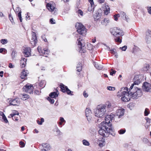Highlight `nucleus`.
Wrapping results in <instances>:
<instances>
[{
  "label": "nucleus",
  "mask_w": 151,
  "mask_h": 151,
  "mask_svg": "<svg viewBox=\"0 0 151 151\" xmlns=\"http://www.w3.org/2000/svg\"><path fill=\"white\" fill-rule=\"evenodd\" d=\"M114 119V114L107 115L105 118V121L102 122L99 125V134L103 137H108L112 131L111 122Z\"/></svg>",
  "instance_id": "nucleus-1"
},
{
  "label": "nucleus",
  "mask_w": 151,
  "mask_h": 151,
  "mask_svg": "<svg viewBox=\"0 0 151 151\" xmlns=\"http://www.w3.org/2000/svg\"><path fill=\"white\" fill-rule=\"evenodd\" d=\"M133 89L134 90V91H133L132 90V89L130 90L129 89L130 98L133 99H137L142 96V93L140 89L135 87H134Z\"/></svg>",
  "instance_id": "nucleus-2"
},
{
  "label": "nucleus",
  "mask_w": 151,
  "mask_h": 151,
  "mask_svg": "<svg viewBox=\"0 0 151 151\" xmlns=\"http://www.w3.org/2000/svg\"><path fill=\"white\" fill-rule=\"evenodd\" d=\"M94 111L96 116L101 117L106 113V110L104 106L100 105L97 106V108L94 110Z\"/></svg>",
  "instance_id": "nucleus-3"
},
{
  "label": "nucleus",
  "mask_w": 151,
  "mask_h": 151,
  "mask_svg": "<svg viewBox=\"0 0 151 151\" xmlns=\"http://www.w3.org/2000/svg\"><path fill=\"white\" fill-rule=\"evenodd\" d=\"M75 27L77 29V31L79 34L83 36L86 35V31L85 27L80 23H76L75 25Z\"/></svg>",
  "instance_id": "nucleus-4"
},
{
  "label": "nucleus",
  "mask_w": 151,
  "mask_h": 151,
  "mask_svg": "<svg viewBox=\"0 0 151 151\" xmlns=\"http://www.w3.org/2000/svg\"><path fill=\"white\" fill-rule=\"evenodd\" d=\"M111 33L115 37H121L123 36L124 32L122 30L117 27H114L110 29Z\"/></svg>",
  "instance_id": "nucleus-5"
},
{
  "label": "nucleus",
  "mask_w": 151,
  "mask_h": 151,
  "mask_svg": "<svg viewBox=\"0 0 151 151\" xmlns=\"http://www.w3.org/2000/svg\"><path fill=\"white\" fill-rule=\"evenodd\" d=\"M61 91L63 93H67L70 96H73V92L71 91L68 89L67 86H65L62 83H61L60 85Z\"/></svg>",
  "instance_id": "nucleus-6"
},
{
  "label": "nucleus",
  "mask_w": 151,
  "mask_h": 151,
  "mask_svg": "<svg viewBox=\"0 0 151 151\" xmlns=\"http://www.w3.org/2000/svg\"><path fill=\"white\" fill-rule=\"evenodd\" d=\"M35 86L33 87L32 86L29 84H27L23 88L24 91L29 93H32L33 92V89H36Z\"/></svg>",
  "instance_id": "nucleus-7"
},
{
  "label": "nucleus",
  "mask_w": 151,
  "mask_h": 151,
  "mask_svg": "<svg viewBox=\"0 0 151 151\" xmlns=\"http://www.w3.org/2000/svg\"><path fill=\"white\" fill-rule=\"evenodd\" d=\"M76 37H77V40L78 41V45L80 49L79 52L81 53H84V51L81 50L82 49V47H83L85 46L84 40L81 38V36L79 35V34L77 35Z\"/></svg>",
  "instance_id": "nucleus-8"
},
{
  "label": "nucleus",
  "mask_w": 151,
  "mask_h": 151,
  "mask_svg": "<svg viewBox=\"0 0 151 151\" xmlns=\"http://www.w3.org/2000/svg\"><path fill=\"white\" fill-rule=\"evenodd\" d=\"M124 109H123L116 110L115 114L114 115V119L118 117L119 118L122 117L124 115Z\"/></svg>",
  "instance_id": "nucleus-9"
},
{
  "label": "nucleus",
  "mask_w": 151,
  "mask_h": 151,
  "mask_svg": "<svg viewBox=\"0 0 151 151\" xmlns=\"http://www.w3.org/2000/svg\"><path fill=\"white\" fill-rule=\"evenodd\" d=\"M139 76L138 75H136L135 76L133 79L134 83L132 84L130 88V90L134 88V85H138L141 82V81L139 78Z\"/></svg>",
  "instance_id": "nucleus-10"
},
{
  "label": "nucleus",
  "mask_w": 151,
  "mask_h": 151,
  "mask_svg": "<svg viewBox=\"0 0 151 151\" xmlns=\"http://www.w3.org/2000/svg\"><path fill=\"white\" fill-rule=\"evenodd\" d=\"M46 7L48 9L50 12H52L55 11H56V9L55 8V3L53 2H50L48 3L46 5Z\"/></svg>",
  "instance_id": "nucleus-11"
},
{
  "label": "nucleus",
  "mask_w": 151,
  "mask_h": 151,
  "mask_svg": "<svg viewBox=\"0 0 151 151\" xmlns=\"http://www.w3.org/2000/svg\"><path fill=\"white\" fill-rule=\"evenodd\" d=\"M9 103L10 105L16 106L20 104V100L18 98H16L14 99H9Z\"/></svg>",
  "instance_id": "nucleus-12"
},
{
  "label": "nucleus",
  "mask_w": 151,
  "mask_h": 151,
  "mask_svg": "<svg viewBox=\"0 0 151 151\" xmlns=\"http://www.w3.org/2000/svg\"><path fill=\"white\" fill-rule=\"evenodd\" d=\"M104 106L107 111H111L113 110L114 106L109 102H106L105 104L102 105Z\"/></svg>",
  "instance_id": "nucleus-13"
},
{
  "label": "nucleus",
  "mask_w": 151,
  "mask_h": 151,
  "mask_svg": "<svg viewBox=\"0 0 151 151\" xmlns=\"http://www.w3.org/2000/svg\"><path fill=\"white\" fill-rule=\"evenodd\" d=\"M128 88L125 87L124 88H122L119 91V93H121V96H123L124 95H130V91H128Z\"/></svg>",
  "instance_id": "nucleus-14"
},
{
  "label": "nucleus",
  "mask_w": 151,
  "mask_h": 151,
  "mask_svg": "<svg viewBox=\"0 0 151 151\" xmlns=\"http://www.w3.org/2000/svg\"><path fill=\"white\" fill-rule=\"evenodd\" d=\"M142 87L144 90L147 92H151V85L148 83L144 82Z\"/></svg>",
  "instance_id": "nucleus-15"
},
{
  "label": "nucleus",
  "mask_w": 151,
  "mask_h": 151,
  "mask_svg": "<svg viewBox=\"0 0 151 151\" xmlns=\"http://www.w3.org/2000/svg\"><path fill=\"white\" fill-rule=\"evenodd\" d=\"M91 110L87 108L86 109L85 114L88 121H90L91 120Z\"/></svg>",
  "instance_id": "nucleus-16"
},
{
  "label": "nucleus",
  "mask_w": 151,
  "mask_h": 151,
  "mask_svg": "<svg viewBox=\"0 0 151 151\" xmlns=\"http://www.w3.org/2000/svg\"><path fill=\"white\" fill-rule=\"evenodd\" d=\"M23 50V53L25 57H29L30 55L31 48L30 47L24 48Z\"/></svg>",
  "instance_id": "nucleus-17"
},
{
  "label": "nucleus",
  "mask_w": 151,
  "mask_h": 151,
  "mask_svg": "<svg viewBox=\"0 0 151 151\" xmlns=\"http://www.w3.org/2000/svg\"><path fill=\"white\" fill-rule=\"evenodd\" d=\"M42 146L43 149H41L42 151H47L51 148L50 145L47 143H43Z\"/></svg>",
  "instance_id": "nucleus-18"
},
{
  "label": "nucleus",
  "mask_w": 151,
  "mask_h": 151,
  "mask_svg": "<svg viewBox=\"0 0 151 151\" xmlns=\"http://www.w3.org/2000/svg\"><path fill=\"white\" fill-rule=\"evenodd\" d=\"M58 90L56 89L55 91L51 93L49 95V96L51 98H55L58 97Z\"/></svg>",
  "instance_id": "nucleus-19"
},
{
  "label": "nucleus",
  "mask_w": 151,
  "mask_h": 151,
  "mask_svg": "<svg viewBox=\"0 0 151 151\" xmlns=\"http://www.w3.org/2000/svg\"><path fill=\"white\" fill-rule=\"evenodd\" d=\"M32 38L31 42H32L34 45H35L37 41L36 34L34 32H32Z\"/></svg>",
  "instance_id": "nucleus-20"
},
{
  "label": "nucleus",
  "mask_w": 151,
  "mask_h": 151,
  "mask_svg": "<svg viewBox=\"0 0 151 151\" xmlns=\"http://www.w3.org/2000/svg\"><path fill=\"white\" fill-rule=\"evenodd\" d=\"M27 59L26 58H22L20 61V66L21 68L24 67L27 64Z\"/></svg>",
  "instance_id": "nucleus-21"
},
{
  "label": "nucleus",
  "mask_w": 151,
  "mask_h": 151,
  "mask_svg": "<svg viewBox=\"0 0 151 151\" xmlns=\"http://www.w3.org/2000/svg\"><path fill=\"white\" fill-rule=\"evenodd\" d=\"M101 13H99L98 11H95L93 14L95 20L96 21L99 19L101 17Z\"/></svg>",
  "instance_id": "nucleus-22"
},
{
  "label": "nucleus",
  "mask_w": 151,
  "mask_h": 151,
  "mask_svg": "<svg viewBox=\"0 0 151 151\" xmlns=\"http://www.w3.org/2000/svg\"><path fill=\"white\" fill-rule=\"evenodd\" d=\"M122 96V97L121 98V100L122 101L127 102L130 100V95H124Z\"/></svg>",
  "instance_id": "nucleus-23"
},
{
  "label": "nucleus",
  "mask_w": 151,
  "mask_h": 151,
  "mask_svg": "<svg viewBox=\"0 0 151 151\" xmlns=\"http://www.w3.org/2000/svg\"><path fill=\"white\" fill-rule=\"evenodd\" d=\"M146 40H147V42H149V39L151 38V31L149 29L147 30L146 32Z\"/></svg>",
  "instance_id": "nucleus-24"
},
{
  "label": "nucleus",
  "mask_w": 151,
  "mask_h": 151,
  "mask_svg": "<svg viewBox=\"0 0 151 151\" xmlns=\"http://www.w3.org/2000/svg\"><path fill=\"white\" fill-rule=\"evenodd\" d=\"M28 73V71L27 70H23L21 72L20 74V77L22 79H24L27 76V74Z\"/></svg>",
  "instance_id": "nucleus-25"
},
{
  "label": "nucleus",
  "mask_w": 151,
  "mask_h": 151,
  "mask_svg": "<svg viewBox=\"0 0 151 151\" xmlns=\"http://www.w3.org/2000/svg\"><path fill=\"white\" fill-rule=\"evenodd\" d=\"M93 64L94 67L98 70H101L103 68V67L102 65L99 64L96 62H93Z\"/></svg>",
  "instance_id": "nucleus-26"
},
{
  "label": "nucleus",
  "mask_w": 151,
  "mask_h": 151,
  "mask_svg": "<svg viewBox=\"0 0 151 151\" xmlns=\"http://www.w3.org/2000/svg\"><path fill=\"white\" fill-rule=\"evenodd\" d=\"M109 22V20L108 18H105L101 21V23L102 25L106 26Z\"/></svg>",
  "instance_id": "nucleus-27"
},
{
  "label": "nucleus",
  "mask_w": 151,
  "mask_h": 151,
  "mask_svg": "<svg viewBox=\"0 0 151 151\" xmlns=\"http://www.w3.org/2000/svg\"><path fill=\"white\" fill-rule=\"evenodd\" d=\"M103 137L101 138V139H99V141H101L102 142L99 143V146L100 147H102L105 145V139L104 137L102 136Z\"/></svg>",
  "instance_id": "nucleus-28"
},
{
  "label": "nucleus",
  "mask_w": 151,
  "mask_h": 151,
  "mask_svg": "<svg viewBox=\"0 0 151 151\" xmlns=\"http://www.w3.org/2000/svg\"><path fill=\"white\" fill-rule=\"evenodd\" d=\"M110 8L107 4H105V8L104 9V13L106 15L109 12Z\"/></svg>",
  "instance_id": "nucleus-29"
},
{
  "label": "nucleus",
  "mask_w": 151,
  "mask_h": 151,
  "mask_svg": "<svg viewBox=\"0 0 151 151\" xmlns=\"http://www.w3.org/2000/svg\"><path fill=\"white\" fill-rule=\"evenodd\" d=\"M120 15L121 17L123 19L127 21H128V17H127L126 13L123 12H120Z\"/></svg>",
  "instance_id": "nucleus-30"
},
{
  "label": "nucleus",
  "mask_w": 151,
  "mask_h": 151,
  "mask_svg": "<svg viewBox=\"0 0 151 151\" xmlns=\"http://www.w3.org/2000/svg\"><path fill=\"white\" fill-rule=\"evenodd\" d=\"M38 85L40 87L43 88L46 85V82L44 80H42L40 82Z\"/></svg>",
  "instance_id": "nucleus-31"
},
{
  "label": "nucleus",
  "mask_w": 151,
  "mask_h": 151,
  "mask_svg": "<svg viewBox=\"0 0 151 151\" xmlns=\"http://www.w3.org/2000/svg\"><path fill=\"white\" fill-rule=\"evenodd\" d=\"M150 68V66L149 64H146L144 65V66L143 68V70L144 71H147Z\"/></svg>",
  "instance_id": "nucleus-32"
},
{
  "label": "nucleus",
  "mask_w": 151,
  "mask_h": 151,
  "mask_svg": "<svg viewBox=\"0 0 151 151\" xmlns=\"http://www.w3.org/2000/svg\"><path fill=\"white\" fill-rule=\"evenodd\" d=\"M55 132L57 133V135H60L62 134V133L60 132V130L57 126L55 127Z\"/></svg>",
  "instance_id": "nucleus-33"
},
{
  "label": "nucleus",
  "mask_w": 151,
  "mask_h": 151,
  "mask_svg": "<svg viewBox=\"0 0 151 151\" xmlns=\"http://www.w3.org/2000/svg\"><path fill=\"white\" fill-rule=\"evenodd\" d=\"M116 37L115 39V40L116 42L121 43L122 42V39L120 37Z\"/></svg>",
  "instance_id": "nucleus-34"
},
{
  "label": "nucleus",
  "mask_w": 151,
  "mask_h": 151,
  "mask_svg": "<svg viewBox=\"0 0 151 151\" xmlns=\"http://www.w3.org/2000/svg\"><path fill=\"white\" fill-rule=\"evenodd\" d=\"M50 50L48 49H47L46 50L45 49H43V51L42 52L45 55H48L49 53Z\"/></svg>",
  "instance_id": "nucleus-35"
},
{
  "label": "nucleus",
  "mask_w": 151,
  "mask_h": 151,
  "mask_svg": "<svg viewBox=\"0 0 151 151\" xmlns=\"http://www.w3.org/2000/svg\"><path fill=\"white\" fill-rule=\"evenodd\" d=\"M3 120V122L6 123H7L9 122L7 118H6L5 115L3 116L2 118Z\"/></svg>",
  "instance_id": "nucleus-36"
},
{
  "label": "nucleus",
  "mask_w": 151,
  "mask_h": 151,
  "mask_svg": "<svg viewBox=\"0 0 151 151\" xmlns=\"http://www.w3.org/2000/svg\"><path fill=\"white\" fill-rule=\"evenodd\" d=\"M150 111L147 108H146L144 111V114L145 116H147L149 114Z\"/></svg>",
  "instance_id": "nucleus-37"
},
{
  "label": "nucleus",
  "mask_w": 151,
  "mask_h": 151,
  "mask_svg": "<svg viewBox=\"0 0 151 151\" xmlns=\"http://www.w3.org/2000/svg\"><path fill=\"white\" fill-rule=\"evenodd\" d=\"M6 50L4 48H1L0 49V52L4 54L6 52Z\"/></svg>",
  "instance_id": "nucleus-38"
},
{
  "label": "nucleus",
  "mask_w": 151,
  "mask_h": 151,
  "mask_svg": "<svg viewBox=\"0 0 151 151\" xmlns=\"http://www.w3.org/2000/svg\"><path fill=\"white\" fill-rule=\"evenodd\" d=\"M83 144L85 145L89 146V142L86 140L84 139L82 141Z\"/></svg>",
  "instance_id": "nucleus-39"
},
{
  "label": "nucleus",
  "mask_w": 151,
  "mask_h": 151,
  "mask_svg": "<svg viewBox=\"0 0 151 151\" xmlns=\"http://www.w3.org/2000/svg\"><path fill=\"white\" fill-rule=\"evenodd\" d=\"M94 5H91L90 6H89L88 8V11L89 12H91V11H93L94 10Z\"/></svg>",
  "instance_id": "nucleus-40"
},
{
  "label": "nucleus",
  "mask_w": 151,
  "mask_h": 151,
  "mask_svg": "<svg viewBox=\"0 0 151 151\" xmlns=\"http://www.w3.org/2000/svg\"><path fill=\"white\" fill-rule=\"evenodd\" d=\"M18 16L20 22H22V20L21 16V10L18 14Z\"/></svg>",
  "instance_id": "nucleus-41"
},
{
  "label": "nucleus",
  "mask_w": 151,
  "mask_h": 151,
  "mask_svg": "<svg viewBox=\"0 0 151 151\" xmlns=\"http://www.w3.org/2000/svg\"><path fill=\"white\" fill-rule=\"evenodd\" d=\"M29 98V96L27 94L23 95L22 97V99L23 100H25Z\"/></svg>",
  "instance_id": "nucleus-42"
},
{
  "label": "nucleus",
  "mask_w": 151,
  "mask_h": 151,
  "mask_svg": "<svg viewBox=\"0 0 151 151\" xmlns=\"http://www.w3.org/2000/svg\"><path fill=\"white\" fill-rule=\"evenodd\" d=\"M17 52L15 51H13L12 53V56L13 59L16 56Z\"/></svg>",
  "instance_id": "nucleus-43"
},
{
  "label": "nucleus",
  "mask_w": 151,
  "mask_h": 151,
  "mask_svg": "<svg viewBox=\"0 0 151 151\" xmlns=\"http://www.w3.org/2000/svg\"><path fill=\"white\" fill-rule=\"evenodd\" d=\"M126 132L125 129H121L118 131V133L119 134H124Z\"/></svg>",
  "instance_id": "nucleus-44"
},
{
  "label": "nucleus",
  "mask_w": 151,
  "mask_h": 151,
  "mask_svg": "<svg viewBox=\"0 0 151 151\" xmlns=\"http://www.w3.org/2000/svg\"><path fill=\"white\" fill-rule=\"evenodd\" d=\"M146 8L147 9L148 13L150 14H151V7L150 6H148L146 7Z\"/></svg>",
  "instance_id": "nucleus-45"
},
{
  "label": "nucleus",
  "mask_w": 151,
  "mask_h": 151,
  "mask_svg": "<svg viewBox=\"0 0 151 151\" xmlns=\"http://www.w3.org/2000/svg\"><path fill=\"white\" fill-rule=\"evenodd\" d=\"M1 42L3 44H5L7 42V41L6 39H2L1 40Z\"/></svg>",
  "instance_id": "nucleus-46"
},
{
  "label": "nucleus",
  "mask_w": 151,
  "mask_h": 151,
  "mask_svg": "<svg viewBox=\"0 0 151 151\" xmlns=\"http://www.w3.org/2000/svg\"><path fill=\"white\" fill-rule=\"evenodd\" d=\"M47 100L51 104H53L54 102V99H51L49 97L47 98Z\"/></svg>",
  "instance_id": "nucleus-47"
},
{
  "label": "nucleus",
  "mask_w": 151,
  "mask_h": 151,
  "mask_svg": "<svg viewBox=\"0 0 151 151\" xmlns=\"http://www.w3.org/2000/svg\"><path fill=\"white\" fill-rule=\"evenodd\" d=\"M107 88L108 90L110 91H114L115 90V87L111 86H108Z\"/></svg>",
  "instance_id": "nucleus-48"
},
{
  "label": "nucleus",
  "mask_w": 151,
  "mask_h": 151,
  "mask_svg": "<svg viewBox=\"0 0 151 151\" xmlns=\"http://www.w3.org/2000/svg\"><path fill=\"white\" fill-rule=\"evenodd\" d=\"M41 92L38 90V89H37L35 91L34 93L35 94H36L37 95H39L40 94Z\"/></svg>",
  "instance_id": "nucleus-49"
},
{
  "label": "nucleus",
  "mask_w": 151,
  "mask_h": 151,
  "mask_svg": "<svg viewBox=\"0 0 151 151\" xmlns=\"http://www.w3.org/2000/svg\"><path fill=\"white\" fill-rule=\"evenodd\" d=\"M127 47L126 45H124V46H123L122 47H120L119 48V49L121 50H122V51H125L127 48Z\"/></svg>",
  "instance_id": "nucleus-50"
},
{
  "label": "nucleus",
  "mask_w": 151,
  "mask_h": 151,
  "mask_svg": "<svg viewBox=\"0 0 151 151\" xmlns=\"http://www.w3.org/2000/svg\"><path fill=\"white\" fill-rule=\"evenodd\" d=\"M9 19L10 21L12 23H13V22L14 21V20H13V18L12 17V16L11 14H9Z\"/></svg>",
  "instance_id": "nucleus-51"
},
{
  "label": "nucleus",
  "mask_w": 151,
  "mask_h": 151,
  "mask_svg": "<svg viewBox=\"0 0 151 151\" xmlns=\"http://www.w3.org/2000/svg\"><path fill=\"white\" fill-rule=\"evenodd\" d=\"M20 147H23L25 146V144L24 142L22 141H20L19 142Z\"/></svg>",
  "instance_id": "nucleus-52"
},
{
  "label": "nucleus",
  "mask_w": 151,
  "mask_h": 151,
  "mask_svg": "<svg viewBox=\"0 0 151 151\" xmlns=\"http://www.w3.org/2000/svg\"><path fill=\"white\" fill-rule=\"evenodd\" d=\"M19 116H14L13 118V119L14 120L17 121L19 120Z\"/></svg>",
  "instance_id": "nucleus-53"
},
{
  "label": "nucleus",
  "mask_w": 151,
  "mask_h": 151,
  "mask_svg": "<svg viewBox=\"0 0 151 151\" xmlns=\"http://www.w3.org/2000/svg\"><path fill=\"white\" fill-rule=\"evenodd\" d=\"M60 122H62V123H65V121L64 119V118L62 117H60Z\"/></svg>",
  "instance_id": "nucleus-54"
},
{
  "label": "nucleus",
  "mask_w": 151,
  "mask_h": 151,
  "mask_svg": "<svg viewBox=\"0 0 151 151\" xmlns=\"http://www.w3.org/2000/svg\"><path fill=\"white\" fill-rule=\"evenodd\" d=\"M111 52L112 54H115L117 53L116 49H111Z\"/></svg>",
  "instance_id": "nucleus-55"
},
{
  "label": "nucleus",
  "mask_w": 151,
  "mask_h": 151,
  "mask_svg": "<svg viewBox=\"0 0 151 151\" xmlns=\"http://www.w3.org/2000/svg\"><path fill=\"white\" fill-rule=\"evenodd\" d=\"M111 70L112 71L110 72V75L111 76H113L114 74L116 73V71L113 70L112 69H111Z\"/></svg>",
  "instance_id": "nucleus-56"
},
{
  "label": "nucleus",
  "mask_w": 151,
  "mask_h": 151,
  "mask_svg": "<svg viewBox=\"0 0 151 151\" xmlns=\"http://www.w3.org/2000/svg\"><path fill=\"white\" fill-rule=\"evenodd\" d=\"M77 71L78 72H80L82 70V67H77Z\"/></svg>",
  "instance_id": "nucleus-57"
},
{
  "label": "nucleus",
  "mask_w": 151,
  "mask_h": 151,
  "mask_svg": "<svg viewBox=\"0 0 151 151\" xmlns=\"http://www.w3.org/2000/svg\"><path fill=\"white\" fill-rule=\"evenodd\" d=\"M9 67L10 68H13L14 67V65L12 64V63H9Z\"/></svg>",
  "instance_id": "nucleus-58"
},
{
  "label": "nucleus",
  "mask_w": 151,
  "mask_h": 151,
  "mask_svg": "<svg viewBox=\"0 0 151 151\" xmlns=\"http://www.w3.org/2000/svg\"><path fill=\"white\" fill-rule=\"evenodd\" d=\"M78 14H80L81 16H82L83 15V12L80 9L78 10V11L77 12Z\"/></svg>",
  "instance_id": "nucleus-59"
},
{
  "label": "nucleus",
  "mask_w": 151,
  "mask_h": 151,
  "mask_svg": "<svg viewBox=\"0 0 151 151\" xmlns=\"http://www.w3.org/2000/svg\"><path fill=\"white\" fill-rule=\"evenodd\" d=\"M83 95L84 97L85 98H87L88 95L87 93H86V91H84L83 92Z\"/></svg>",
  "instance_id": "nucleus-60"
},
{
  "label": "nucleus",
  "mask_w": 151,
  "mask_h": 151,
  "mask_svg": "<svg viewBox=\"0 0 151 151\" xmlns=\"http://www.w3.org/2000/svg\"><path fill=\"white\" fill-rule=\"evenodd\" d=\"M13 114H15V116H19V112L17 111H14V112L13 113Z\"/></svg>",
  "instance_id": "nucleus-61"
},
{
  "label": "nucleus",
  "mask_w": 151,
  "mask_h": 151,
  "mask_svg": "<svg viewBox=\"0 0 151 151\" xmlns=\"http://www.w3.org/2000/svg\"><path fill=\"white\" fill-rule=\"evenodd\" d=\"M89 2L90 3V4L92 5H94V2L93 1V0H88Z\"/></svg>",
  "instance_id": "nucleus-62"
},
{
  "label": "nucleus",
  "mask_w": 151,
  "mask_h": 151,
  "mask_svg": "<svg viewBox=\"0 0 151 151\" xmlns=\"http://www.w3.org/2000/svg\"><path fill=\"white\" fill-rule=\"evenodd\" d=\"M143 141L145 143H147L148 142V139L146 138H144L143 139Z\"/></svg>",
  "instance_id": "nucleus-63"
},
{
  "label": "nucleus",
  "mask_w": 151,
  "mask_h": 151,
  "mask_svg": "<svg viewBox=\"0 0 151 151\" xmlns=\"http://www.w3.org/2000/svg\"><path fill=\"white\" fill-rule=\"evenodd\" d=\"M50 22L52 24H55V23L53 22V18H51L50 19Z\"/></svg>",
  "instance_id": "nucleus-64"
}]
</instances>
